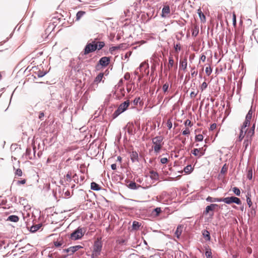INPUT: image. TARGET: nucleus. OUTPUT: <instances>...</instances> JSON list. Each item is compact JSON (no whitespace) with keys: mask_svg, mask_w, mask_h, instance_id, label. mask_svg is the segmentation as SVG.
I'll use <instances>...</instances> for the list:
<instances>
[{"mask_svg":"<svg viewBox=\"0 0 258 258\" xmlns=\"http://www.w3.org/2000/svg\"><path fill=\"white\" fill-rule=\"evenodd\" d=\"M163 137L162 136H158L152 139V143L153 144L152 147L154 153L156 154H158L162 149L163 145Z\"/></svg>","mask_w":258,"mask_h":258,"instance_id":"1","label":"nucleus"},{"mask_svg":"<svg viewBox=\"0 0 258 258\" xmlns=\"http://www.w3.org/2000/svg\"><path fill=\"white\" fill-rule=\"evenodd\" d=\"M129 105V100L125 101L122 103L120 104L117 109L113 113L112 115L113 119L116 118L119 115L125 111L128 108Z\"/></svg>","mask_w":258,"mask_h":258,"instance_id":"2","label":"nucleus"},{"mask_svg":"<svg viewBox=\"0 0 258 258\" xmlns=\"http://www.w3.org/2000/svg\"><path fill=\"white\" fill-rule=\"evenodd\" d=\"M102 247V243L101 239H97L94 242L93 246V250L92 252V256L93 257H97L100 254Z\"/></svg>","mask_w":258,"mask_h":258,"instance_id":"3","label":"nucleus"},{"mask_svg":"<svg viewBox=\"0 0 258 258\" xmlns=\"http://www.w3.org/2000/svg\"><path fill=\"white\" fill-rule=\"evenodd\" d=\"M76 174H75L73 176L72 178L71 172H68V173L64 176V178L60 180V183H61V184L64 185L65 187H67L69 185V183H70L72 181L73 178L74 180L76 179Z\"/></svg>","mask_w":258,"mask_h":258,"instance_id":"4","label":"nucleus"},{"mask_svg":"<svg viewBox=\"0 0 258 258\" xmlns=\"http://www.w3.org/2000/svg\"><path fill=\"white\" fill-rule=\"evenodd\" d=\"M81 61L80 58L73 59L70 61V67L75 72H79L81 68Z\"/></svg>","mask_w":258,"mask_h":258,"instance_id":"5","label":"nucleus"},{"mask_svg":"<svg viewBox=\"0 0 258 258\" xmlns=\"http://www.w3.org/2000/svg\"><path fill=\"white\" fill-rule=\"evenodd\" d=\"M97 50V42L93 41L91 43H88L84 49V54H88Z\"/></svg>","mask_w":258,"mask_h":258,"instance_id":"6","label":"nucleus"},{"mask_svg":"<svg viewBox=\"0 0 258 258\" xmlns=\"http://www.w3.org/2000/svg\"><path fill=\"white\" fill-rule=\"evenodd\" d=\"M104 76L103 73H100L95 78L93 83L91 85L90 89L92 90H95L98 87L99 83L102 81Z\"/></svg>","mask_w":258,"mask_h":258,"instance_id":"7","label":"nucleus"},{"mask_svg":"<svg viewBox=\"0 0 258 258\" xmlns=\"http://www.w3.org/2000/svg\"><path fill=\"white\" fill-rule=\"evenodd\" d=\"M83 235V229L78 227L71 234V238L73 240H77L81 238Z\"/></svg>","mask_w":258,"mask_h":258,"instance_id":"8","label":"nucleus"},{"mask_svg":"<svg viewBox=\"0 0 258 258\" xmlns=\"http://www.w3.org/2000/svg\"><path fill=\"white\" fill-rule=\"evenodd\" d=\"M82 248L80 245H76L74 246H71L68 248L62 249V253L66 255H70L73 254L75 252L77 251L79 249Z\"/></svg>","mask_w":258,"mask_h":258,"instance_id":"9","label":"nucleus"},{"mask_svg":"<svg viewBox=\"0 0 258 258\" xmlns=\"http://www.w3.org/2000/svg\"><path fill=\"white\" fill-rule=\"evenodd\" d=\"M61 251H62V249H59L58 250L49 253L48 257L49 258H66L68 255L63 254Z\"/></svg>","mask_w":258,"mask_h":258,"instance_id":"10","label":"nucleus"},{"mask_svg":"<svg viewBox=\"0 0 258 258\" xmlns=\"http://www.w3.org/2000/svg\"><path fill=\"white\" fill-rule=\"evenodd\" d=\"M170 13V7L168 5L164 6L162 10L161 17L164 18H169Z\"/></svg>","mask_w":258,"mask_h":258,"instance_id":"11","label":"nucleus"},{"mask_svg":"<svg viewBox=\"0 0 258 258\" xmlns=\"http://www.w3.org/2000/svg\"><path fill=\"white\" fill-rule=\"evenodd\" d=\"M110 61V59L109 57H102L99 59L97 66L100 65L102 67H106L109 63Z\"/></svg>","mask_w":258,"mask_h":258,"instance_id":"12","label":"nucleus"},{"mask_svg":"<svg viewBox=\"0 0 258 258\" xmlns=\"http://www.w3.org/2000/svg\"><path fill=\"white\" fill-rule=\"evenodd\" d=\"M218 206L219 205L216 204H211L210 205L207 206L204 211V214L207 215L210 213V212L213 211L215 209L218 207Z\"/></svg>","mask_w":258,"mask_h":258,"instance_id":"13","label":"nucleus"},{"mask_svg":"<svg viewBox=\"0 0 258 258\" xmlns=\"http://www.w3.org/2000/svg\"><path fill=\"white\" fill-rule=\"evenodd\" d=\"M127 187L130 189L136 190L139 189L140 187L142 186L140 185H138L136 183V182L134 181H129L128 184H127Z\"/></svg>","mask_w":258,"mask_h":258,"instance_id":"14","label":"nucleus"},{"mask_svg":"<svg viewBox=\"0 0 258 258\" xmlns=\"http://www.w3.org/2000/svg\"><path fill=\"white\" fill-rule=\"evenodd\" d=\"M130 158L133 163L139 161V155L136 151H132L130 153Z\"/></svg>","mask_w":258,"mask_h":258,"instance_id":"15","label":"nucleus"},{"mask_svg":"<svg viewBox=\"0 0 258 258\" xmlns=\"http://www.w3.org/2000/svg\"><path fill=\"white\" fill-rule=\"evenodd\" d=\"M133 128L134 125L133 123H128L127 125L124 127L125 130H126L127 133L130 135H133L134 134L133 132Z\"/></svg>","mask_w":258,"mask_h":258,"instance_id":"16","label":"nucleus"},{"mask_svg":"<svg viewBox=\"0 0 258 258\" xmlns=\"http://www.w3.org/2000/svg\"><path fill=\"white\" fill-rule=\"evenodd\" d=\"M206 200L207 202L210 203L221 202L222 198H213L209 196L206 198Z\"/></svg>","mask_w":258,"mask_h":258,"instance_id":"17","label":"nucleus"},{"mask_svg":"<svg viewBox=\"0 0 258 258\" xmlns=\"http://www.w3.org/2000/svg\"><path fill=\"white\" fill-rule=\"evenodd\" d=\"M254 134V131H253V130L249 129L248 130L246 129L245 131H244V135H246V138L248 139H251L253 136Z\"/></svg>","mask_w":258,"mask_h":258,"instance_id":"18","label":"nucleus"},{"mask_svg":"<svg viewBox=\"0 0 258 258\" xmlns=\"http://www.w3.org/2000/svg\"><path fill=\"white\" fill-rule=\"evenodd\" d=\"M191 153L195 156H198L199 157L204 155V153L201 152V149L195 148L191 151Z\"/></svg>","mask_w":258,"mask_h":258,"instance_id":"19","label":"nucleus"},{"mask_svg":"<svg viewBox=\"0 0 258 258\" xmlns=\"http://www.w3.org/2000/svg\"><path fill=\"white\" fill-rule=\"evenodd\" d=\"M150 178L152 180H157L159 178V174L153 170L150 171Z\"/></svg>","mask_w":258,"mask_h":258,"instance_id":"20","label":"nucleus"},{"mask_svg":"<svg viewBox=\"0 0 258 258\" xmlns=\"http://www.w3.org/2000/svg\"><path fill=\"white\" fill-rule=\"evenodd\" d=\"M202 234L203 237L206 239V241H210L211 236L210 232L207 230L202 231Z\"/></svg>","mask_w":258,"mask_h":258,"instance_id":"21","label":"nucleus"},{"mask_svg":"<svg viewBox=\"0 0 258 258\" xmlns=\"http://www.w3.org/2000/svg\"><path fill=\"white\" fill-rule=\"evenodd\" d=\"M198 14L201 22L205 23L206 21V17L200 9L198 10Z\"/></svg>","mask_w":258,"mask_h":258,"instance_id":"22","label":"nucleus"},{"mask_svg":"<svg viewBox=\"0 0 258 258\" xmlns=\"http://www.w3.org/2000/svg\"><path fill=\"white\" fill-rule=\"evenodd\" d=\"M53 244L56 247H59L64 246V241L62 239H60L59 240L54 241Z\"/></svg>","mask_w":258,"mask_h":258,"instance_id":"23","label":"nucleus"},{"mask_svg":"<svg viewBox=\"0 0 258 258\" xmlns=\"http://www.w3.org/2000/svg\"><path fill=\"white\" fill-rule=\"evenodd\" d=\"M182 233V227L181 226L179 225L178 226L175 232V235H176V237L179 239L180 238V236Z\"/></svg>","mask_w":258,"mask_h":258,"instance_id":"24","label":"nucleus"},{"mask_svg":"<svg viewBox=\"0 0 258 258\" xmlns=\"http://www.w3.org/2000/svg\"><path fill=\"white\" fill-rule=\"evenodd\" d=\"M91 189L93 190L98 191L101 189V188L99 184L94 182H92L91 183Z\"/></svg>","mask_w":258,"mask_h":258,"instance_id":"25","label":"nucleus"},{"mask_svg":"<svg viewBox=\"0 0 258 258\" xmlns=\"http://www.w3.org/2000/svg\"><path fill=\"white\" fill-rule=\"evenodd\" d=\"M251 139L246 138L244 139L243 142V146L244 147L245 150L247 149L248 146L251 143Z\"/></svg>","mask_w":258,"mask_h":258,"instance_id":"26","label":"nucleus"},{"mask_svg":"<svg viewBox=\"0 0 258 258\" xmlns=\"http://www.w3.org/2000/svg\"><path fill=\"white\" fill-rule=\"evenodd\" d=\"M180 67L184 71L186 69L187 59L186 58H184L182 61L180 62Z\"/></svg>","mask_w":258,"mask_h":258,"instance_id":"27","label":"nucleus"},{"mask_svg":"<svg viewBox=\"0 0 258 258\" xmlns=\"http://www.w3.org/2000/svg\"><path fill=\"white\" fill-rule=\"evenodd\" d=\"M205 255L207 258H213L212 257V253L211 251V248H209V246L206 248Z\"/></svg>","mask_w":258,"mask_h":258,"instance_id":"28","label":"nucleus"},{"mask_svg":"<svg viewBox=\"0 0 258 258\" xmlns=\"http://www.w3.org/2000/svg\"><path fill=\"white\" fill-rule=\"evenodd\" d=\"M199 32V26L197 25H195L192 31V35L194 37L197 36Z\"/></svg>","mask_w":258,"mask_h":258,"instance_id":"29","label":"nucleus"},{"mask_svg":"<svg viewBox=\"0 0 258 258\" xmlns=\"http://www.w3.org/2000/svg\"><path fill=\"white\" fill-rule=\"evenodd\" d=\"M19 219V217L16 215H11L8 217L7 220L12 222H16L18 221Z\"/></svg>","mask_w":258,"mask_h":258,"instance_id":"30","label":"nucleus"},{"mask_svg":"<svg viewBox=\"0 0 258 258\" xmlns=\"http://www.w3.org/2000/svg\"><path fill=\"white\" fill-rule=\"evenodd\" d=\"M41 227V224H37L36 225H33L30 227V231L32 232H35L40 229Z\"/></svg>","mask_w":258,"mask_h":258,"instance_id":"31","label":"nucleus"},{"mask_svg":"<svg viewBox=\"0 0 258 258\" xmlns=\"http://www.w3.org/2000/svg\"><path fill=\"white\" fill-rule=\"evenodd\" d=\"M193 170V167L191 165H188L184 168V172L186 173H190Z\"/></svg>","mask_w":258,"mask_h":258,"instance_id":"32","label":"nucleus"},{"mask_svg":"<svg viewBox=\"0 0 258 258\" xmlns=\"http://www.w3.org/2000/svg\"><path fill=\"white\" fill-rule=\"evenodd\" d=\"M231 199V197L222 198V202H223L227 204H230L233 203L232 200Z\"/></svg>","mask_w":258,"mask_h":258,"instance_id":"33","label":"nucleus"},{"mask_svg":"<svg viewBox=\"0 0 258 258\" xmlns=\"http://www.w3.org/2000/svg\"><path fill=\"white\" fill-rule=\"evenodd\" d=\"M252 113H253V111L252 110V107H251V108L249 110L248 113H247V114L245 116L246 120H250L251 119Z\"/></svg>","mask_w":258,"mask_h":258,"instance_id":"34","label":"nucleus"},{"mask_svg":"<svg viewBox=\"0 0 258 258\" xmlns=\"http://www.w3.org/2000/svg\"><path fill=\"white\" fill-rule=\"evenodd\" d=\"M85 14V12L84 11H80L77 12L76 14V20H79Z\"/></svg>","mask_w":258,"mask_h":258,"instance_id":"35","label":"nucleus"},{"mask_svg":"<svg viewBox=\"0 0 258 258\" xmlns=\"http://www.w3.org/2000/svg\"><path fill=\"white\" fill-rule=\"evenodd\" d=\"M96 42L97 49L98 50L101 49L105 46V43L103 41H96Z\"/></svg>","mask_w":258,"mask_h":258,"instance_id":"36","label":"nucleus"},{"mask_svg":"<svg viewBox=\"0 0 258 258\" xmlns=\"http://www.w3.org/2000/svg\"><path fill=\"white\" fill-rule=\"evenodd\" d=\"M250 120H246V119H245V121H244V122L243 123V124L242 125L241 127V129H242V130H245V128L247 127V126H249L250 125Z\"/></svg>","mask_w":258,"mask_h":258,"instance_id":"37","label":"nucleus"},{"mask_svg":"<svg viewBox=\"0 0 258 258\" xmlns=\"http://www.w3.org/2000/svg\"><path fill=\"white\" fill-rule=\"evenodd\" d=\"M245 136H246V135H244V130L240 129V134L238 137L239 141L241 142Z\"/></svg>","mask_w":258,"mask_h":258,"instance_id":"38","label":"nucleus"},{"mask_svg":"<svg viewBox=\"0 0 258 258\" xmlns=\"http://www.w3.org/2000/svg\"><path fill=\"white\" fill-rule=\"evenodd\" d=\"M141 226V224L139 223V222L134 221L133 223V228L134 230H138L139 229L140 226Z\"/></svg>","mask_w":258,"mask_h":258,"instance_id":"39","label":"nucleus"},{"mask_svg":"<svg viewBox=\"0 0 258 258\" xmlns=\"http://www.w3.org/2000/svg\"><path fill=\"white\" fill-rule=\"evenodd\" d=\"M232 202L235 203L237 205H240L241 204L240 200L235 197H231Z\"/></svg>","mask_w":258,"mask_h":258,"instance_id":"40","label":"nucleus"},{"mask_svg":"<svg viewBox=\"0 0 258 258\" xmlns=\"http://www.w3.org/2000/svg\"><path fill=\"white\" fill-rule=\"evenodd\" d=\"M250 197V195L249 194H247V195H246V202H247V205L249 207H250L252 204Z\"/></svg>","mask_w":258,"mask_h":258,"instance_id":"41","label":"nucleus"},{"mask_svg":"<svg viewBox=\"0 0 258 258\" xmlns=\"http://www.w3.org/2000/svg\"><path fill=\"white\" fill-rule=\"evenodd\" d=\"M247 178L251 180L252 178V168H249L247 171Z\"/></svg>","mask_w":258,"mask_h":258,"instance_id":"42","label":"nucleus"},{"mask_svg":"<svg viewBox=\"0 0 258 258\" xmlns=\"http://www.w3.org/2000/svg\"><path fill=\"white\" fill-rule=\"evenodd\" d=\"M195 140L197 142H201L203 140V136L201 134L196 135L195 137Z\"/></svg>","mask_w":258,"mask_h":258,"instance_id":"43","label":"nucleus"},{"mask_svg":"<svg viewBox=\"0 0 258 258\" xmlns=\"http://www.w3.org/2000/svg\"><path fill=\"white\" fill-rule=\"evenodd\" d=\"M205 72L207 76H210L212 72V69L211 67H206L205 69Z\"/></svg>","mask_w":258,"mask_h":258,"instance_id":"44","label":"nucleus"},{"mask_svg":"<svg viewBox=\"0 0 258 258\" xmlns=\"http://www.w3.org/2000/svg\"><path fill=\"white\" fill-rule=\"evenodd\" d=\"M233 191L236 196H239L240 195V190L238 187H233Z\"/></svg>","mask_w":258,"mask_h":258,"instance_id":"45","label":"nucleus"},{"mask_svg":"<svg viewBox=\"0 0 258 258\" xmlns=\"http://www.w3.org/2000/svg\"><path fill=\"white\" fill-rule=\"evenodd\" d=\"M169 88V84L168 83L166 82L165 83L162 87L163 91L164 93L166 92L168 89Z\"/></svg>","mask_w":258,"mask_h":258,"instance_id":"46","label":"nucleus"},{"mask_svg":"<svg viewBox=\"0 0 258 258\" xmlns=\"http://www.w3.org/2000/svg\"><path fill=\"white\" fill-rule=\"evenodd\" d=\"M227 171V167L226 166V164H224L222 168L221 169L220 173L221 174H224Z\"/></svg>","mask_w":258,"mask_h":258,"instance_id":"47","label":"nucleus"},{"mask_svg":"<svg viewBox=\"0 0 258 258\" xmlns=\"http://www.w3.org/2000/svg\"><path fill=\"white\" fill-rule=\"evenodd\" d=\"M141 100L140 97H137L136 98L134 101L133 103L135 105H137L138 103H141Z\"/></svg>","mask_w":258,"mask_h":258,"instance_id":"48","label":"nucleus"},{"mask_svg":"<svg viewBox=\"0 0 258 258\" xmlns=\"http://www.w3.org/2000/svg\"><path fill=\"white\" fill-rule=\"evenodd\" d=\"M174 49L176 52L180 51L181 47L180 43H177L174 46Z\"/></svg>","mask_w":258,"mask_h":258,"instance_id":"49","label":"nucleus"},{"mask_svg":"<svg viewBox=\"0 0 258 258\" xmlns=\"http://www.w3.org/2000/svg\"><path fill=\"white\" fill-rule=\"evenodd\" d=\"M232 22L233 26H235L236 25V17L234 13H233L232 15Z\"/></svg>","mask_w":258,"mask_h":258,"instance_id":"50","label":"nucleus"},{"mask_svg":"<svg viewBox=\"0 0 258 258\" xmlns=\"http://www.w3.org/2000/svg\"><path fill=\"white\" fill-rule=\"evenodd\" d=\"M166 124L168 129L170 130L172 126V122L170 119H168Z\"/></svg>","mask_w":258,"mask_h":258,"instance_id":"51","label":"nucleus"},{"mask_svg":"<svg viewBox=\"0 0 258 258\" xmlns=\"http://www.w3.org/2000/svg\"><path fill=\"white\" fill-rule=\"evenodd\" d=\"M15 174L18 176H21L22 175V171L21 169L18 168L15 172Z\"/></svg>","mask_w":258,"mask_h":258,"instance_id":"52","label":"nucleus"},{"mask_svg":"<svg viewBox=\"0 0 258 258\" xmlns=\"http://www.w3.org/2000/svg\"><path fill=\"white\" fill-rule=\"evenodd\" d=\"M174 64V60L173 59V57L172 56H170L169 57V64L170 67L171 68L173 66Z\"/></svg>","mask_w":258,"mask_h":258,"instance_id":"53","label":"nucleus"},{"mask_svg":"<svg viewBox=\"0 0 258 258\" xmlns=\"http://www.w3.org/2000/svg\"><path fill=\"white\" fill-rule=\"evenodd\" d=\"M207 86H208V85L206 83V82H203L201 86V90L203 91V90H205L207 88Z\"/></svg>","mask_w":258,"mask_h":258,"instance_id":"54","label":"nucleus"},{"mask_svg":"<svg viewBox=\"0 0 258 258\" xmlns=\"http://www.w3.org/2000/svg\"><path fill=\"white\" fill-rule=\"evenodd\" d=\"M195 67L194 68H191V76L193 77H194L195 76H197V74H198V72L197 71H196L195 70Z\"/></svg>","mask_w":258,"mask_h":258,"instance_id":"55","label":"nucleus"},{"mask_svg":"<svg viewBox=\"0 0 258 258\" xmlns=\"http://www.w3.org/2000/svg\"><path fill=\"white\" fill-rule=\"evenodd\" d=\"M154 212L156 213V215L158 216L161 212V209L160 208H156L154 209Z\"/></svg>","mask_w":258,"mask_h":258,"instance_id":"56","label":"nucleus"},{"mask_svg":"<svg viewBox=\"0 0 258 258\" xmlns=\"http://www.w3.org/2000/svg\"><path fill=\"white\" fill-rule=\"evenodd\" d=\"M46 75V73L45 72H41V71H39L38 74H37V76L39 77V78H41L43 76H44L45 75Z\"/></svg>","mask_w":258,"mask_h":258,"instance_id":"57","label":"nucleus"},{"mask_svg":"<svg viewBox=\"0 0 258 258\" xmlns=\"http://www.w3.org/2000/svg\"><path fill=\"white\" fill-rule=\"evenodd\" d=\"M182 133L183 135H187L190 134L189 130L188 128H186L182 132Z\"/></svg>","mask_w":258,"mask_h":258,"instance_id":"58","label":"nucleus"},{"mask_svg":"<svg viewBox=\"0 0 258 258\" xmlns=\"http://www.w3.org/2000/svg\"><path fill=\"white\" fill-rule=\"evenodd\" d=\"M184 124L186 126H192V124L191 123V121L189 119H186L185 120V121L184 122Z\"/></svg>","mask_w":258,"mask_h":258,"instance_id":"59","label":"nucleus"},{"mask_svg":"<svg viewBox=\"0 0 258 258\" xmlns=\"http://www.w3.org/2000/svg\"><path fill=\"white\" fill-rule=\"evenodd\" d=\"M198 92H195L194 91H192L190 94V97L191 98H195L198 94Z\"/></svg>","mask_w":258,"mask_h":258,"instance_id":"60","label":"nucleus"},{"mask_svg":"<svg viewBox=\"0 0 258 258\" xmlns=\"http://www.w3.org/2000/svg\"><path fill=\"white\" fill-rule=\"evenodd\" d=\"M167 161H168V159L167 158H162L160 159V162L163 164L166 163L167 162Z\"/></svg>","mask_w":258,"mask_h":258,"instance_id":"61","label":"nucleus"},{"mask_svg":"<svg viewBox=\"0 0 258 258\" xmlns=\"http://www.w3.org/2000/svg\"><path fill=\"white\" fill-rule=\"evenodd\" d=\"M216 126H217V125L216 123H213L211 125L210 130L211 131H213L214 130H215L216 128Z\"/></svg>","mask_w":258,"mask_h":258,"instance_id":"62","label":"nucleus"},{"mask_svg":"<svg viewBox=\"0 0 258 258\" xmlns=\"http://www.w3.org/2000/svg\"><path fill=\"white\" fill-rule=\"evenodd\" d=\"M44 116V114L43 112H40L39 114V116H38V118L40 119V120H43V118Z\"/></svg>","mask_w":258,"mask_h":258,"instance_id":"63","label":"nucleus"},{"mask_svg":"<svg viewBox=\"0 0 258 258\" xmlns=\"http://www.w3.org/2000/svg\"><path fill=\"white\" fill-rule=\"evenodd\" d=\"M26 179H24L21 180H18L17 181V184H25L26 183Z\"/></svg>","mask_w":258,"mask_h":258,"instance_id":"64","label":"nucleus"}]
</instances>
